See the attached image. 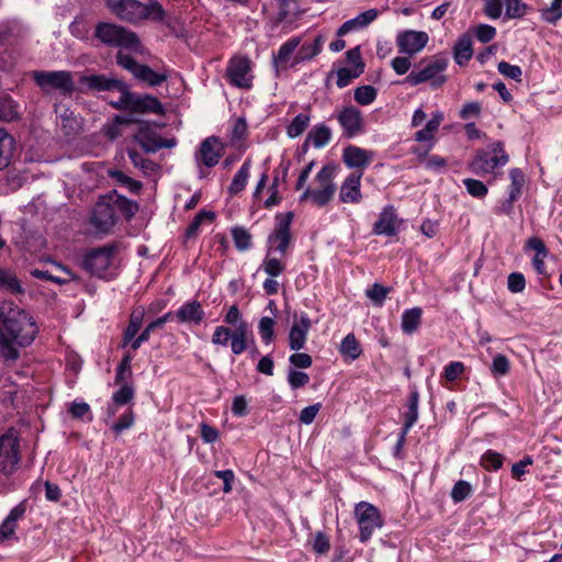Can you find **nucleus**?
Here are the masks:
<instances>
[{"mask_svg": "<svg viewBox=\"0 0 562 562\" xmlns=\"http://www.w3.org/2000/svg\"><path fill=\"white\" fill-rule=\"evenodd\" d=\"M37 326L33 317L13 302L0 304V356L8 364L20 358V348L33 342Z\"/></svg>", "mask_w": 562, "mask_h": 562, "instance_id": "nucleus-1", "label": "nucleus"}, {"mask_svg": "<svg viewBox=\"0 0 562 562\" xmlns=\"http://www.w3.org/2000/svg\"><path fill=\"white\" fill-rule=\"evenodd\" d=\"M106 5L120 20L137 23L143 20L162 21L166 12L157 0H106Z\"/></svg>", "mask_w": 562, "mask_h": 562, "instance_id": "nucleus-2", "label": "nucleus"}, {"mask_svg": "<svg viewBox=\"0 0 562 562\" xmlns=\"http://www.w3.org/2000/svg\"><path fill=\"white\" fill-rule=\"evenodd\" d=\"M93 35L100 43L106 46L121 47L134 52L140 49V41L137 34L115 23H97Z\"/></svg>", "mask_w": 562, "mask_h": 562, "instance_id": "nucleus-3", "label": "nucleus"}, {"mask_svg": "<svg viewBox=\"0 0 562 562\" xmlns=\"http://www.w3.org/2000/svg\"><path fill=\"white\" fill-rule=\"evenodd\" d=\"M229 342L231 350L235 356L241 355L254 344L252 334L248 323H239L237 327L231 329L226 326H217L212 335V344L227 347Z\"/></svg>", "mask_w": 562, "mask_h": 562, "instance_id": "nucleus-4", "label": "nucleus"}, {"mask_svg": "<svg viewBox=\"0 0 562 562\" xmlns=\"http://www.w3.org/2000/svg\"><path fill=\"white\" fill-rule=\"evenodd\" d=\"M336 167L333 165H326L317 172L315 180L322 182L323 189H311L305 188L300 196V201H311V203L317 207L326 206L334 198L336 192V184L334 182Z\"/></svg>", "mask_w": 562, "mask_h": 562, "instance_id": "nucleus-5", "label": "nucleus"}, {"mask_svg": "<svg viewBox=\"0 0 562 562\" xmlns=\"http://www.w3.org/2000/svg\"><path fill=\"white\" fill-rule=\"evenodd\" d=\"M447 66L448 59L446 57L439 55L432 56L422 69L412 70L403 80V83L418 86L430 81L432 88H439L447 80V78L441 75Z\"/></svg>", "mask_w": 562, "mask_h": 562, "instance_id": "nucleus-6", "label": "nucleus"}, {"mask_svg": "<svg viewBox=\"0 0 562 562\" xmlns=\"http://www.w3.org/2000/svg\"><path fill=\"white\" fill-rule=\"evenodd\" d=\"M32 79L45 93L56 90L67 95L75 91L74 77L68 70H35Z\"/></svg>", "mask_w": 562, "mask_h": 562, "instance_id": "nucleus-7", "label": "nucleus"}, {"mask_svg": "<svg viewBox=\"0 0 562 562\" xmlns=\"http://www.w3.org/2000/svg\"><path fill=\"white\" fill-rule=\"evenodd\" d=\"M492 151L493 155L485 150L477 151L469 164L470 170L477 176H484L508 162V155L505 153L502 142L494 143Z\"/></svg>", "mask_w": 562, "mask_h": 562, "instance_id": "nucleus-8", "label": "nucleus"}, {"mask_svg": "<svg viewBox=\"0 0 562 562\" xmlns=\"http://www.w3.org/2000/svg\"><path fill=\"white\" fill-rule=\"evenodd\" d=\"M355 517L359 526V540L364 543L376 529L383 526V519L378 507L368 502H360L355 506Z\"/></svg>", "mask_w": 562, "mask_h": 562, "instance_id": "nucleus-9", "label": "nucleus"}, {"mask_svg": "<svg viewBox=\"0 0 562 562\" xmlns=\"http://www.w3.org/2000/svg\"><path fill=\"white\" fill-rule=\"evenodd\" d=\"M116 63L136 79L146 82L150 87L160 86L168 79L167 74L157 72L147 65L138 64L131 55L121 50L116 54Z\"/></svg>", "mask_w": 562, "mask_h": 562, "instance_id": "nucleus-10", "label": "nucleus"}, {"mask_svg": "<svg viewBox=\"0 0 562 562\" xmlns=\"http://www.w3.org/2000/svg\"><path fill=\"white\" fill-rule=\"evenodd\" d=\"M119 216L113 205V196L106 194L95 203L90 217L91 225L98 233L108 234L117 223Z\"/></svg>", "mask_w": 562, "mask_h": 562, "instance_id": "nucleus-11", "label": "nucleus"}, {"mask_svg": "<svg viewBox=\"0 0 562 562\" xmlns=\"http://www.w3.org/2000/svg\"><path fill=\"white\" fill-rule=\"evenodd\" d=\"M335 117L345 138H353L366 131L363 113L355 105L350 104L336 109Z\"/></svg>", "mask_w": 562, "mask_h": 562, "instance_id": "nucleus-12", "label": "nucleus"}, {"mask_svg": "<svg viewBox=\"0 0 562 562\" xmlns=\"http://www.w3.org/2000/svg\"><path fill=\"white\" fill-rule=\"evenodd\" d=\"M293 214L291 212L280 213L277 215V225L273 232L268 237V252L271 254L272 250L284 255L290 247L292 240L291 234V223H292Z\"/></svg>", "mask_w": 562, "mask_h": 562, "instance_id": "nucleus-13", "label": "nucleus"}, {"mask_svg": "<svg viewBox=\"0 0 562 562\" xmlns=\"http://www.w3.org/2000/svg\"><path fill=\"white\" fill-rule=\"evenodd\" d=\"M226 77L231 85L249 89L252 85L251 60L246 56H234L226 67Z\"/></svg>", "mask_w": 562, "mask_h": 562, "instance_id": "nucleus-14", "label": "nucleus"}, {"mask_svg": "<svg viewBox=\"0 0 562 562\" xmlns=\"http://www.w3.org/2000/svg\"><path fill=\"white\" fill-rule=\"evenodd\" d=\"M20 442L12 435H3L0 437V473L12 475L20 462Z\"/></svg>", "mask_w": 562, "mask_h": 562, "instance_id": "nucleus-15", "label": "nucleus"}, {"mask_svg": "<svg viewBox=\"0 0 562 562\" xmlns=\"http://www.w3.org/2000/svg\"><path fill=\"white\" fill-rule=\"evenodd\" d=\"M114 250V246H104L88 251L83 259L85 269L99 278L104 277L112 262Z\"/></svg>", "mask_w": 562, "mask_h": 562, "instance_id": "nucleus-16", "label": "nucleus"}, {"mask_svg": "<svg viewBox=\"0 0 562 562\" xmlns=\"http://www.w3.org/2000/svg\"><path fill=\"white\" fill-rule=\"evenodd\" d=\"M428 34L423 31L407 30L400 32L396 36V45L400 53L415 55L428 43Z\"/></svg>", "mask_w": 562, "mask_h": 562, "instance_id": "nucleus-17", "label": "nucleus"}, {"mask_svg": "<svg viewBox=\"0 0 562 562\" xmlns=\"http://www.w3.org/2000/svg\"><path fill=\"white\" fill-rule=\"evenodd\" d=\"M361 179L362 171H353L341 182L338 195L341 203L359 204L362 201Z\"/></svg>", "mask_w": 562, "mask_h": 562, "instance_id": "nucleus-18", "label": "nucleus"}, {"mask_svg": "<svg viewBox=\"0 0 562 562\" xmlns=\"http://www.w3.org/2000/svg\"><path fill=\"white\" fill-rule=\"evenodd\" d=\"M374 154L364 148L349 145L342 151V160L350 169L362 171L372 162Z\"/></svg>", "mask_w": 562, "mask_h": 562, "instance_id": "nucleus-19", "label": "nucleus"}, {"mask_svg": "<svg viewBox=\"0 0 562 562\" xmlns=\"http://www.w3.org/2000/svg\"><path fill=\"white\" fill-rule=\"evenodd\" d=\"M402 221L397 217L396 211L392 205L385 206L379 220L373 225L375 235L394 236L398 232Z\"/></svg>", "mask_w": 562, "mask_h": 562, "instance_id": "nucleus-20", "label": "nucleus"}, {"mask_svg": "<svg viewBox=\"0 0 562 562\" xmlns=\"http://www.w3.org/2000/svg\"><path fill=\"white\" fill-rule=\"evenodd\" d=\"M130 112L164 114V106L154 95L131 92Z\"/></svg>", "mask_w": 562, "mask_h": 562, "instance_id": "nucleus-21", "label": "nucleus"}, {"mask_svg": "<svg viewBox=\"0 0 562 562\" xmlns=\"http://www.w3.org/2000/svg\"><path fill=\"white\" fill-rule=\"evenodd\" d=\"M223 149V145L217 137H207L201 143L198 159H200L206 167H214L218 164Z\"/></svg>", "mask_w": 562, "mask_h": 562, "instance_id": "nucleus-22", "label": "nucleus"}, {"mask_svg": "<svg viewBox=\"0 0 562 562\" xmlns=\"http://www.w3.org/2000/svg\"><path fill=\"white\" fill-rule=\"evenodd\" d=\"M310 329L311 319L306 314H302L300 321L292 325L289 333V347L291 350L297 351L304 348Z\"/></svg>", "mask_w": 562, "mask_h": 562, "instance_id": "nucleus-23", "label": "nucleus"}, {"mask_svg": "<svg viewBox=\"0 0 562 562\" xmlns=\"http://www.w3.org/2000/svg\"><path fill=\"white\" fill-rule=\"evenodd\" d=\"M205 313L199 301H190L184 303L176 312L175 317L181 324L199 325L204 319Z\"/></svg>", "mask_w": 562, "mask_h": 562, "instance_id": "nucleus-24", "label": "nucleus"}, {"mask_svg": "<svg viewBox=\"0 0 562 562\" xmlns=\"http://www.w3.org/2000/svg\"><path fill=\"white\" fill-rule=\"evenodd\" d=\"M379 15V12L376 9H369L360 14H358L356 18L346 21L337 31L338 36H344L348 34L349 32L358 29H363L367 25H369L371 22H373Z\"/></svg>", "mask_w": 562, "mask_h": 562, "instance_id": "nucleus-25", "label": "nucleus"}, {"mask_svg": "<svg viewBox=\"0 0 562 562\" xmlns=\"http://www.w3.org/2000/svg\"><path fill=\"white\" fill-rule=\"evenodd\" d=\"M122 82L105 75H91L81 78V83L94 91H114L117 87H122Z\"/></svg>", "mask_w": 562, "mask_h": 562, "instance_id": "nucleus-26", "label": "nucleus"}, {"mask_svg": "<svg viewBox=\"0 0 562 562\" xmlns=\"http://www.w3.org/2000/svg\"><path fill=\"white\" fill-rule=\"evenodd\" d=\"M15 150V139L4 128H0V170L8 168Z\"/></svg>", "mask_w": 562, "mask_h": 562, "instance_id": "nucleus-27", "label": "nucleus"}, {"mask_svg": "<svg viewBox=\"0 0 562 562\" xmlns=\"http://www.w3.org/2000/svg\"><path fill=\"white\" fill-rule=\"evenodd\" d=\"M110 194L113 196L116 215L120 213L125 220L130 221L138 212L139 205L137 202L119 194L116 190H113Z\"/></svg>", "mask_w": 562, "mask_h": 562, "instance_id": "nucleus-28", "label": "nucleus"}, {"mask_svg": "<svg viewBox=\"0 0 562 562\" xmlns=\"http://www.w3.org/2000/svg\"><path fill=\"white\" fill-rule=\"evenodd\" d=\"M473 49H472V38L470 35H462L453 46V58L454 61L464 66L472 58Z\"/></svg>", "mask_w": 562, "mask_h": 562, "instance_id": "nucleus-29", "label": "nucleus"}, {"mask_svg": "<svg viewBox=\"0 0 562 562\" xmlns=\"http://www.w3.org/2000/svg\"><path fill=\"white\" fill-rule=\"evenodd\" d=\"M422 315L423 310L420 307H413L404 311L401 323L403 333L407 335L414 334L420 326Z\"/></svg>", "mask_w": 562, "mask_h": 562, "instance_id": "nucleus-30", "label": "nucleus"}, {"mask_svg": "<svg viewBox=\"0 0 562 562\" xmlns=\"http://www.w3.org/2000/svg\"><path fill=\"white\" fill-rule=\"evenodd\" d=\"M251 161L250 159H246L239 170L234 176L232 183L228 187V192L232 195H236L240 193L249 179L250 176Z\"/></svg>", "mask_w": 562, "mask_h": 562, "instance_id": "nucleus-31", "label": "nucleus"}, {"mask_svg": "<svg viewBox=\"0 0 562 562\" xmlns=\"http://www.w3.org/2000/svg\"><path fill=\"white\" fill-rule=\"evenodd\" d=\"M144 315L145 311L143 307L135 308L132 312L128 325L123 336V346H126L130 344V341L133 340V338H135L136 334L143 325Z\"/></svg>", "mask_w": 562, "mask_h": 562, "instance_id": "nucleus-32", "label": "nucleus"}, {"mask_svg": "<svg viewBox=\"0 0 562 562\" xmlns=\"http://www.w3.org/2000/svg\"><path fill=\"white\" fill-rule=\"evenodd\" d=\"M445 116L441 112L437 111L434 113L432 117L426 123V126L416 132L415 139L417 142H427L431 140L439 130L440 124L442 123Z\"/></svg>", "mask_w": 562, "mask_h": 562, "instance_id": "nucleus-33", "label": "nucleus"}, {"mask_svg": "<svg viewBox=\"0 0 562 562\" xmlns=\"http://www.w3.org/2000/svg\"><path fill=\"white\" fill-rule=\"evenodd\" d=\"M331 130L325 124L315 125L307 135L306 143L311 142L315 148H322L329 143Z\"/></svg>", "mask_w": 562, "mask_h": 562, "instance_id": "nucleus-34", "label": "nucleus"}, {"mask_svg": "<svg viewBox=\"0 0 562 562\" xmlns=\"http://www.w3.org/2000/svg\"><path fill=\"white\" fill-rule=\"evenodd\" d=\"M322 45L323 38L321 36H317L313 43L303 44L294 57V64L313 59L321 53Z\"/></svg>", "mask_w": 562, "mask_h": 562, "instance_id": "nucleus-35", "label": "nucleus"}, {"mask_svg": "<svg viewBox=\"0 0 562 562\" xmlns=\"http://www.w3.org/2000/svg\"><path fill=\"white\" fill-rule=\"evenodd\" d=\"M339 352L341 353L342 357L348 358L350 360H356L361 356V346L353 334H348L342 339L339 347Z\"/></svg>", "mask_w": 562, "mask_h": 562, "instance_id": "nucleus-36", "label": "nucleus"}, {"mask_svg": "<svg viewBox=\"0 0 562 562\" xmlns=\"http://www.w3.org/2000/svg\"><path fill=\"white\" fill-rule=\"evenodd\" d=\"M418 403L419 393L418 391L413 390L409 394L408 409L405 413V422L403 425L404 434H407L418 419Z\"/></svg>", "mask_w": 562, "mask_h": 562, "instance_id": "nucleus-37", "label": "nucleus"}, {"mask_svg": "<svg viewBox=\"0 0 562 562\" xmlns=\"http://www.w3.org/2000/svg\"><path fill=\"white\" fill-rule=\"evenodd\" d=\"M109 177L116 181L117 183H120L121 186L127 188L131 193L138 194L142 191V182L126 176L121 170H110Z\"/></svg>", "mask_w": 562, "mask_h": 562, "instance_id": "nucleus-38", "label": "nucleus"}, {"mask_svg": "<svg viewBox=\"0 0 562 562\" xmlns=\"http://www.w3.org/2000/svg\"><path fill=\"white\" fill-rule=\"evenodd\" d=\"M311 122L308 113L297 114L286 127V134L290 138H295L302 135Z\"/></svg>", "mask_w": 562, "mask_h": 562, "instance_id": "nucleus-39", "label": "nucleus"}, {"mask_svg": "<svg viewBox=\"0 0 562 562\" xmlns=\"http://www.w3.org/2000/svg\"><path fill=\"white\" fill-rule=\"evenodd\" d=\"M0 289L9 291L13 294H19L23 292V289L20 284L18 278L10 272L9 270L0 268Z\"/></svg>", "mask_w": 562, "mask_h": 562, "instance_id": "nucleus-40", "label": "nucleus"}, {"mask_svg": "<svg viewBox=\"0 0 562 562\" xmlns=\"http://www.w3.org/2000/svg\"><path fill=\"white\" fill-rule=\"evenodd\" d=\"M214 218H215V213L214 212L201 210L194 216V218L192 220V222L188 226L187 232H186V236L188 238L195 237L198 232H199V229H200V226L202 225V223H204L206 221L211 223V222L214 221Z\"/></svg>", "mask_w": 562, "mask_h": 562, "instance_id": "nucleus-41", "label": "nucleus"}, {"mask_svg": "<svg viewBox=\"0 0 562 562\" xmlns=\"http://www.w3.org/2000/svg\"><path fill=\"white\" fill-rule=\"evenodd\" d=\"M363 74V67L358 68L342 67L337 70V86L339 88L347 87L353 79L358 78Z\"/></svg>", "mask_w": 562, "mask_h": 562, "instance_id": "nucleus-42", "label": "nucleus"}, {"mask_svg": "<svg viewBox=\"0 0 562 562\" xmlns=\"http://www.w3.org/2000/svg\"><path fill=\"white\" fill-rule=\"evenodd\" d=\"M376 89L373 86L366 85L355 89V101L360 105H369L376 99Z\"/></svg>", "mask_w": 562, "mask_h": 562, "instance_id": "nucleus-43", "label": "nucleus"}, {"mask_svg": "<svg viewBox=\"0 0 562 562\" xmlns=\"http://www.w3.org/2000/svg\"><path fill=\"white\" fill-rule=\"evenodd\" d=\"M18 117L16 105L7 94L0 95V121H13Z\"/></svg>", "mask_w": 562, "mask_h": 562, "instance_id": "nucleus-44", "label": "nucleus"}, {"mask_svg": "<svg viewBox=\"0 0 562 562\" xmlns=\"http://www.w3.org/2000/svg\"><path fill=\"white\" fill-rule=\"evenodd\" d=\"M510 186L509 193L513 199H518L521 194V189L525 184V176L518 168H513L509 171Z\"/></svg>", "mask_w": 562, "mask_h": 562, "instance_id": "nucleus-45", "label": "nucleus"}, {"mask_svg": "<svg viewBox=\"0 0 562 562\" xmlns=\"http://www.w3.org/2000/svg\"><path fill=\"white\" fill-rule=\"evenodd\" d=\"M232 237L236 248L239 251L248 250L251 246V235L244 227H234Z\"/></svg>", "mask_w": 562, "mask_h": 562, "instance_id": "nucleus-46", "label": "nucleus"}, {"mask_svg": "<svg viewBox=\"0 0 562 562\" xmlns=\"http://www.w3.org/2000/svg\"><path fill=\"white\" fill-rule=\"evenodd\" d=\"M133 122V119L130 116H123V115H115L112 120L111 124H108L104 126V134L110 139H115L121 135L120 127L122 125H126Z\"/></svg>", "mask_w": 562, "mask_h": 562, "instance_id": "nucleus-47", "label": "nucleus"}, {"mask_svg": "<svg viewBox=\"0 0 562 562\" xmlns=\"http://www.w3.org/2000/svg\"><path fill=\"white\" fill-rule=\"evenodd\" d=\"M114 91L120 92L117 100L110 101V105L116 110L128 111L131 104V91L126 83L122 82V87H117Z\"/></svg>", "mask_w": 562, "mask_h": 562, "instance_id": "nucleus-48", "label": "nucleus"}, {"mask_svg": "<svg viewBox=\"0 0 562 562\" xmlns=\"http://www.w3.org/2000/svg\"><path fill=\"white\" fill-rule=\"evenodd\" d=\"M543 21L555 24L562 18V0H553L550 7L541 10Z\"/></svg>", "mask_w": 562, "mask_h": 562, "instance_id": "nucleus-49", "label": "nucleus"}, {"mask_svg": "<svg viewBox=\"0 0 562 562\" xmlns=\"http://www.w3.org/2000/svg\"><path fill=\"white\" fill-rule=\"evenodd\" d=\"M127 155L132 164L136 168H139L144 173L154 171L156 165L151 160L144 158L137 150L127 149Z\"/></svg>", "mask_w": 562, "mask_h": 562, "instance_id": "nucleus-50", "label": "nucleus"}, {"mask_svg": "<svg viewBox=\"0 0 562 562\" xmlns=\"http://www.w3.org/2000/svg\"><path fill=\"white\" fill-rule=\"evenodd\" d=\"M503 456L496 451H486L481 459V465L487 471H496L503 465Z\"/></svg>", "mask_w": 562, "mask_h": 562, "instance_id": "nucleus-51", "label": "nucleus"}, {"mask_svg": "<svg viewBox=\"0 0 562 562\" xmlns=\"http://www.w3.org/2000/svg\"><path fill=\"white\" fill-rule=\"evenodd\" d=\"M262 269L268 276L276 278L284 272L285 265L279 259L270 257V252H267L262 262Z\"/></svg>", "mask_w": 562, "mask_h": 562, "instance_id": "nucleus-52", "label": "nucleus"}, {"mask_svg": "<svg viewBox=\"0 0 562 562\" xmlns=\"http://www.w3.org/2000/svg\"><path fill=\"white\" fill-rule=\"evenodd\" d=\"M301 43V38L295 36L283 43L278 52V55L276 57V60L278 63H286L293 52L299 47Z\"/></svg>", "mask_w": 562, "mask_h": 562, "instance_id": "nucleus-53", "label": "nucleus"}, {"mask_svg": "<svg viewBox=\"0 0 562 562\" xmlns=\"http://www.w3.org/2000/svg\"><path fill=\"white\" fill-rule=\"evenodd\" d=\"M135 395L134 387L131 383H125L120 389L113 393L112 401L116 405H125L130 403Z\"/></svg>", "mask_w": 562, "mask_h": 562, "instance_id": "nucleus-54", "label": "nucleus"}, {"mask_svg": "<svg viewBox=\"0 0 562 562\" xmlns=\"http://www.w3.org/2000/svg\"><path fill=\"white\" fill-rule=\"evenodd\" d=\"M510 363L506 356L496 355L492 361L491 373L493 376H504L509 372Z\"/></svg>", "mask_w": 562, "mask_h": 562, "instance_id": "nucleus-55", "label": "nucleus"}, {"mask_svg": "<svg viewBox=\"0 0 562 562\" xmlns=\"http://www.w3.org/2000/svg\"><path fill=\"white\" fill-rule=\"evenodd\" d=\"M274 321L271 317L265 316L259 321L258 329L261 339L265 344L269 345L274 339Z\"/></svg>", "mask_w": 562, "mask_h": 562, "instance_id": "nucleus-56", "label": "nucleus"}, {"mask_svg": "<svg viewBox=\"0 0 562 562\" xmlns=\"http://www.w3.org/2000/svg\"><path fill=\"white\" fill-rule=\"evenodd\" d=\"M69 32L72 36L80 41L89 40V27L83 18L77 16L69 25Z\"/></svg>", "mask_w": 562, "mask_h": 562, "instance_id": "nucleus-57", "label": "nucleus"}, {"mask_svg": "<svg viewBox=\"0 0 562 562\" xmlns=\"http://www.w3.org/2000/svg\"><path fill=\"white\" fill-rule=\"evenodd\" d=\"M472 486L469 482L460 480L458 481L451 491V498L456 503H460L468 498L472 493Z\"/></svg>", "mask_w": 562, "mask_h": 562, "instance_id": "nucleus-58", "label": "nucleus"}, {"mask_svg": "<svg viewBox=\"0 0 562 562\" xmlns=\"http://www.w3.org/2000/svg\"><path fill=\"white\" fill-rule=\"evenodd\" d=\"M463 184L468 193L474 198H484L487 194V187L480 180L467 178L463 180Z\"/></svg>", "mask_w": 562, "mask_h": 562, "instance_id": "nucleus-59", "label": "nucleus"}, {"mask_svg": "<svg viewBox=\"0 0 562 562\" xmlns=\"http://www.w3.org/2000/svg\"><path fill=\"white\" fill-rule=\"evenodd\" d=\"M390 290L379 283H374L371 288L367 289L366 295L376 305L381 306L389 294Z\"/></svg>", "mask_w": 562, "mask_h": 562, "instance_id": "nucleus-60", "label": "nucleus"}, {"mask_svg": "<svg viewBox=\"0 0 562 562\" xmlns=\"http://www.w3.org/2000/svg\"><path fill=\"white\" fill-rule=\"evenodd\" d=\"M506 15L510 19L521 18L526 13V4L521 0H505Z\"/></svg>", "mask_w": 562, "mask_h": 562, "instance_id": "nucleus-61", "label": "nucleus"}, {"mask_svg": "<svg viewBox=\"0 0 562 562\" xmlns=\"http://www.w3.org/2000/svg\"><path fill=\"white\" fill-rule=\"evenodd\" d=\"M135 420L134 413L132 409H127L117 422H115L111 428L116 434L120 435L123 430L128 429L133 426Z\"/></svg>", "mask_w": 562, "mask_h": 562, "instance_id": "nucleus-62", "label": "nucleus"}, {"mask_svg": "<svg viewBox=\"0 0 562 562\" xmlns=\"http://www.w3.org/2000/svg\"><path fill=\"white\" fill-rule=\"evenodd\" d=\"M498 71L510 79H514L516 81H521V68L517 65H512L507 61H501L497 66Z\"/></svg>", "mask_w": 562, "mask_h": 562, "instance_id": "nucleus-63", "label": "nucleus"}, {"mask_svg": "<svg viewBox=\"0 0 562 562\" xmlns=\"http://www.w3.org/2000/svg\"><path fill=\"white\" fill-rule=\"evenodd\" d=\"M312 548L317 554H325L330 549V543L327 535L323 531H317L312 541Z\"/></svg>", "mask_w": 562, "mask_h": 562, "instance_id": "nucleus-64", "label": "nucleus"}]
</instances>
